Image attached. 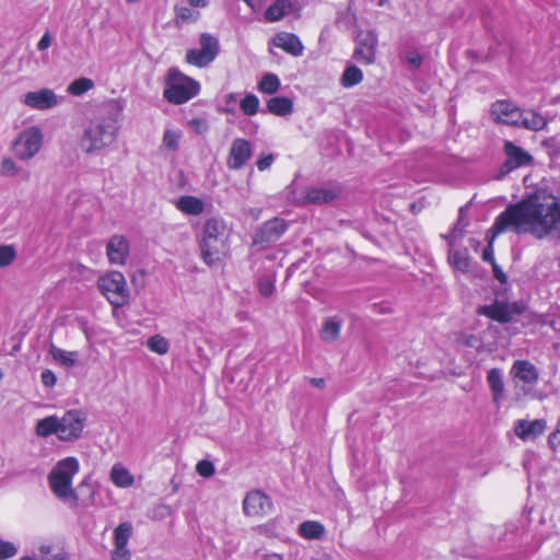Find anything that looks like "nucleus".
Returning a JSON list of instances; mask_svg holds the SVG:
<instances>
[{
    "label": "nucleus",
    "mask_w": 560,
    "mask_h": 560,
    "mask_svg": "<svg viewBox=\"0 0 560 560\" xmlns=\"http://www.w3.org/2000/svg\"><path fill=\"white\" fill-rule=\"evenodd\" d=\"M508 229L517 234L529 233L539 240L560 231V197L537 190L509 206L491 228L493 237Z\"/></svg>",
    "instance_id": "obj_1"
},
{
    "label": "nucleus",
    "mask_w": 560,
    "mask_h": 560,
    "mask_svg": "<svg viewBox=\"0 0 560 560\" xmlns=\"http://www.w3.org/2000/svg\"><path fill=\"white\" fill-rule=\"evenodd\" d=\"M120 128L121 119L118 113L96 115L84 128L80 147L88 154L100 153L117 141Z\"/></svg>",
    "instance_id": "obj_2"
},
{
    "label": "nucleus",
    "mask_w": 560,
    "mask_h": 560,
    "mask_svg": "<svg viewBox=\"0 0 560 560\" xmlns=\"http://www.w3.org/2000/svg\"><path fill=\"white\" fill-rule=\"evenodd\" d=\"M229 229L222 218H209L198 241L202 260L208 266L220 262L229 253Z\"/></svg>",
    "instance_id": "obj_3"
},
{
    "label": "nucleus",
    "mask_w": 560,
    "mask_h": 560,
    "mask_svg": "<svg viewBox=\"0 0 560 560\" xmlns=\"http://www.w3.org/2000/svg\"><path fill=\"white\" fill-rule=\"evenodd\" d=\"M80 463L77 457L68 456L58 460L48 474L47 480L54 495L74 509L79 497L72 487L74 476L79 472Z\"/></svg>",
    "instance_id": "obj_4"
},
{
    "label": "nucleus",
    "mask_w": 560,
    "mask_h": 560,
    "mask_svg": "<svg viewBox=\"0 0 560 560\" xmlns=\"http://www.w3.org/2000/svg\"><path fill=\"white\" fill-rule=\"evenodd\" d=\"M200 84L177 68H170L165 78L164 98L172 104H184L195 97Z\"/></svg>",
    "instance_id": "obj_5"
},
{
    "label": "nucleus",
    "mask_w": 560,
    "mask_h": 560,
    "mask_svg": "<svg viewBox=\"0 0 560 560\" xmlns=\"http://www.w3.org/2000/svg\"><path fill=\"white\" fill-rule=\"evenodd\" d=\"M97 288L115 308L122 307L129 302L130 291L125 276L119 271H108L100 276Z\"/></svg>",
    "instance_id": "obj_6"
},
{
    "label": "nucleus",
    "mask_w": 560,
    "mask_h": 560,
    "mask_svg": "<svg viewBox=\"0 0 560 560\" xmlns=\"http://www.w3.org/2000/svg\"><path fill=\"white\" fill-rule=\"evenodd\" d=\"M44 135L37 126L23 129L13 142V151L19 160L33 159L43 147Z\"/></svg>",
    "instance_id": "obj_7"
},
{
    "label": "nucleus",
    "mask_w": 560,
    "mask_h": 560,
    "mask_svg": "<svg viewBox=\"0 0 560 560\" xmlns=\"http://www.w3.org/2000/svg\"><path fill=\"white\" fill-rule=\"evenodd\" d=\"M199 45L200 48H192L186 52V61L189 65L203 68L215 59L219 52V42L214 36L203 33L200 35Z\"/></svg>",
    "instance_id": "obj_8"
},
{
    "label": "nucleus",
    "mask_w": 560,
    "mask_h": 560,
    "mask_svg": "<svg viewBox=\"0 0 560 560\" xmlns=\"http://www.w3.org/2000/svg\"><path fill=\"white\" fill-rule=\"evenodd\" d=\"M86 417L81 410H69L59 418L58 439L65 442L78 440L85 427Z\"/></svg>",
    "instance_id": "obj_9"
},
{
    "label": "nucleus",
    "mask_w": 560,
    "mask_h": 560,
    "mask_svg": "<svg viewBox=\"0 0 560 560\" xmlns=\"http://www.w3.org/2000/svg\"><path fill=\"white\" fill-rule=\"evenodd\" d=\"M510 374L516 387L522 384L520 390L523 395H527L539 380L537 368L527 360H516L510 370Z\"/></svg>",
    "instance_id": "obj_10"
},
{
    "label": "nucleus",
    "mask_w": 560,
    "mask_h": 560,
    "mask_svg": "<svg viewBox=\"0 0 560 560\" xmlns=\"http://www.w3.org/2000/svg\"><path fill=\"white\" fill-rule=\"evenodd\" d=\"M62 100L63 98L58 96L51 89L44 88L25 93L22 96L21 102L32 109L47 110L58 106Z\"/></svg>",
    "instance_id": "obj_11"
},
{
    "label": "nucleus",
    "mask_w": 560,
    "mask_h": 560,
    "mask_svg": "<svg viewBox=\"0 0 560 560\" xmlns=\"http://www.w3.org/2000/svg\"><path fill=\"white\" fill-rule=\"evenodd\" d=\"M271 509V500L260 490L249 491L243 500V511L250 517H264Z\"/></svg>",
    "instance_id": "obj_12"
},
{
    "label": "nucleus",
    "mask_w": 560,
    "mask_h": 560,
    "mask_svg": "<svg viewBox=\"0 0 560 560\" xmlns=\"http://www.w3.org/2000/svg\"><path fill=\"white\" fill-rule=\"evenodd\" d=\"M252 155L253 148L250 142L244 138H236L231 143L226 159V166L234 171L241 170L245 166Z\"/></svg>",
    "instance_id": "obj_13"
},
{
    "label": "nucleus",
    "mask_w": 560,
    "mask_h": 560,
    "mask_svg": "<svg viewBox=\"0 0 560 560\" xmlns=\"http://www.w3.org/2000/svg\"><path fill=\"white\" fill-rule=\"evenodd\" d=\"M377 46V36L371 31H361L357 36L354 58L366 65L373 63Z\"/></svg>",
    "instance_id": "obj_14"
},
{
    "label": "nucleus",
    "mask_w": 560,
    "mask_h": 560,
    "mask_svg": "<svg viewBox=\"0 0 560 560\" xmlns=\"http://www.w3.org/2000/svg\"><path fill=\"white\" fill-rule=\"evenodd\" d=\"M130 252L129 241L119 234L113 235L106 245V256L112 265L124 266Z\"/></svg>",
    "instance_id": "obj_15"
},
{
    "label": "nucleus",
    "mask_w": 560,
    "mask_h": 560,
    "mask_svg": "<svg viewBox=\"0 0 560 560\" xmlns=\"http://www.w3.org/2000/svg\"><path fill=\"white\" fill-rule=\"evenodd\" d=\"M288 225L283 219L273 218L261 225L254 236L255 244L273 243L287 231Z\"/></svg>",
    "instance_id": "obj_16"
},
{
    "label": "nucleus",
    "mask_w": 560,
    "mask_h": 560,
    "mask_svg": "<svg viewBox=\"0 0 560 560\" xmlns=\"http://www.w3.org/2000/svg\"><path fill=\"white\" fill-rule=\"evenodd\" d=\"M491 114L495 120L516 126L520 118H522V110L513 103L502 100L497 101L491 107Z\"/></svg>",
    "instance_id": "obj_17"
},
{
    "label": "nucleus",
    "mask_w": 560,
    "mask_h": 560,
    "mask_svg": "<svg viewBox=\"0 0 560 560\" xmlns=\"http://www.w3.org/2000/svg\"><path fill=\"white\" fill-rule=\"evenodd\" d=\"M272 45L275 47H278V48L284 50L285 52H288L294 57H300L304 52V46H303L302 42L295 34H292V33H287V32L278 33L272 38Z\"/></svg>",
    "instance_id": "obj_18"
},
{
    "label": "nucleus",
    "mask_w": 560,
    "mask_h": 560,
    "mask_svg": "<svg viewBox=\"0 0 560 560\" xmlns=\"http://www.w3.org/2000/svg\"><path fill=\"white\" fill-rule=\"evenodd\" d=\"M546 421L536 419L534 421L517 420L514 425L515 434L523 441L533 440L544 433Z\"/></svg>",
    "instance_id": "obj_19"
},
{
    "label": "nucleus",
    "mask_w": 560,
    "mask_h": 560,
    "mask_svg": "<svg viewBox=\"0 0 560 560\" xmlns=\"http://www.w3.org/2000/svg\"><path fill=\"white\" fill-rule=\"evenodd\" d=\"M504 151L508 156L504 164L506 171L527 165L532 161V156L526 151L510 141L505 142Z\"/></svg>",
    "instance_id": "obj_20"
},
{
    "label": "nucleus",
    "mask_w": 560,
    "mask_h": 560,
    "mask_svg": "<svg viewBox=\"0 0 560 560\" xmlns=\"http://www.w3.org/2000/svg\"><path fill=\"white\" fill-rule=\"evenodd\" d=\"M175 208L185 215L197 217L203 213L205 202L196 196H182L175 201Z\"/></svg>",
    "instance_id": "obj_21"
},
{
    "label": "nucleus",
    "mask_w": 560,
    "mask_h": 560,
    "mask_svg": "<svg viewBox=\"0 0 560 560\" xmlns=\"http://www.w3.org/2000/svg\"><path fill=\"white\" fill-rule=\"evenodd\" d=\"M480 314L490 317L499 323H509L513 318V314L505 303L495 302L491 305L482 306L479 311Z\"/></svg>",
    "instance_id": "obj_22"
},
{
    "label": "nucleus",
    "mask_w": 560,
    "mask_h": 560,
    "mask_svg": "<svg viewBox=\"0 0 560 560\" xmlns=\"http://www.w3.org/2000/svg\"><path fill=\"white\" fill-rule=\"evenodd\" d=\"M109 479L117 488H130L135 483L133 475L120 463L113 465Z\"/></svg>",
    "instance_id": "obj_23"
},
{
    "label": "nucleus",
    "mask_w": 560,
    "mask_h": 560,
    "mask_svg": "<svg viewBox=\"0 0 560 560\" xmlns=\"http://www.w3.org/2000/svg\"><path fill=\"white\" fill-rule=\"evenodd\" d=\"M49 354L56 362L68 369L77 365L80 357L78 351H67L55 345H50Z\"/></svg>",
    "instance_id": "obj_24"
},
{
    "label": "nucleus",
    "mask_w": 560,
    "mask_h": 560,
    "mask_svg": "<svg viewBox=\"0 0 560 560\" xmlns=\"http://www.w3.org/2000/svg\"><path fill=\"white\" fill-rule=\"evenodd\" d=\"M341 320L337 317H328L324 320L319 330V337L325 342H334L340 336Z\"/></svg>",
    "instance_id": "obj_25"
},
{
    "label": "nucleus",
    "mask_w": 560,
    "mask_h": 560,
    "mask_svg": "<svg viewBox=\"0 0 560 560\" xmlns=\"http://www.w3.org/2000/svg\"><path fill=\"white\" fill-rule=\"evenodd\" d=\"M487 382L492 393V399L495 404H500L504 394V384L502 373L499 369H491L487 374Z\"/></svg>",
    "instance_id": "obj_26"
},
{
    "label": "nucleus",
    "mask_w": 560,
    "mask_h": 560,
    "mask_svg": "<svg viewBox=\"0 0 560 560\" xmlns=\"http://www.w3.org/2000/svg\"><path fill=\"white\" fill-rule=\"evenodd\" d=\"M267 108L276 116H287L293 112V102L285 96H275L268 100Z\"/></svg>",
    "instance_id": "obj_27"
},
{
    "label": "nucleus",
    "mask_w": 560,
    "mask_h": 560,
    "mask_svg": "<svg viewBox=\"0 0 560 560\" xmlns=\"http://www.w3.org/2000/svg\"><path fill=\"white\" fill-rule=\"evenodd\" d=\"M547 125L545 117L533 110H522V118L518 119L516 126L524 127L529 130H541Z\"/></svg>",
    "instance_id": "obj_28"
},
{
    "label": "nucleus",
    "mask_w": 560,
    "mask_h": 560,
    "mask_svg": "<svg viewBox=\"0 0 560 560\" xmlns=\"http://www.w3.org/2000/svg\"><path fill=\"white\" fill-rule=\"evenodd\" d=\"M182 138L183 131L179 128L167 126L163 132L162 148L171 152H176L180 147Z\"/></svg>",
    "instance_id": "obj_29"
},
{
    "label": "nucleus",
    "mask_w": 560,
    "mask_h": 560,
    "mask_svg": "<svg viewBox=\"0 0 560 560\" xmlns=\"http://www.w3.org/2000/svg\"><path fill=\"white\" fill-rule=\"evenodd\" d=\"M336 192L332 189L308 187L305 192L304 202L306 203H324L332 200Z\"/></svg>",
    "instance_id": "obj_30"
},
{
    "label": "nucleus",
    "mask_w": 560,
    "mask_h": 560,
    "mask_svg": "<svg viewBox=\"0 0 560 560\" xmlns=\"http://www.w3.org/2000/svg\"><path fill=\"white\" fill-rule=\"evenodd\" d=\"M58 424L59 417L57 416H48L37 421L35 427L36 435L40 438H48L51 434H56L58 436Z\"/></svg>",
    "instance_id": "obj_31"
},
{
    "label": "nucleus",
    "mask_w": 560,
    "mask_h": 560,
    "mask_svg": "<svg viewBox=\"0 0 560 560\" xmlns=\"http://www.w3.org/2000/svg\"><path fill=\"white\" fill-rule=\"evenodd\" d=\"M325 534V527L317 521H305L299 526V535L305 539H318Z\"/></svg>",
    "instance_id": "obj_32"
},
{
    "label": "nucleus",
    "mask_w": 560,
    "mask_h": 560,
    "mask_svg": "<svg viewBox=\"0 0 560 560\" xmlns=\"http://www.w3.org/2000/svg\"><path fill=\"white\" fill-rule=\"evenodd\" d=\"M291 11V3L287 0H277L266 11V19L270 22H276L289 14Z\"/></svg>",
    "instance_id": "obj_33"
},
{
    "label": "nucleus",
    "mask_w": 560,
    "mask_h": 560,
    "mask_svg": "<svg viewBox=\"0 0 560 560\" xmlns=\"http://www.w3.org/2000/svg\"><path fill=\"white\" fill-rule=\"evenodd\" d=\"M448 260L451 265L460 272H468L470 270L471 262L466 249L451 253Z\"/></svg>",
    "instance_id": "obj_34"
},
{
    "label": "nucleus",
    "mask_w": 560,
    "mask_h": 560,
    "mask_svg": "<svg viewBox=\"0 0 560 560\" xmlns=\"http://www.w3.org/2000/svg\"><path fill=\"white\" fill-rule=\"evenodd\" d=\"M280 79L275 73H266L258 83V91L264 94H275L280 89Z\"/></svg>",
    "instance_id": "obj_35"
},
{
    "label": "nucleus",
    "mask_w": 560,
    "mask_h": 560,
    "mask_svg": "<svg viewBox=\"0 0 560 560\" xmlns=\"http://www.w3.org/2000/svg\"><path fill=\"white\" fill-rule=\"evenodd\" d=\"M363 80V73L360 68L355 66H348L342 73L341 84L345 88H352Z\"/></svg>",
    "instance_id": "obj_36"
},
{
    "label": "nucleus",
    "mask_w": 560,
    "mask_h": 560,
    "mask_svg": "<svg viewBox=\"0 0 560 560\" xmlns=\"http://www.w3.org/2000/svg\"><path fill=\"white\" fill-rule=\"evenodd\" d=\"M147 347L151 352L164 355L170 350V341L165 337L156 334L147 340Z\"/></svg>",
    "instance_id": "obj_37"
},
{
    "label": "nucleus",
    "mask_w": 560,
    "mask_h": 560,
    "mask_svg": "<svg viewBox=\"0 0 560 560\" xmlns=\"http://www.w3.org/2000/svg\"><path fill=\"white\" fill-rule=\"evenodd\" d=\"M94 82L89 78H79L68 85V93L74 96H80L91 89H93Z\"/></svg>",
    "instance_id": "obj_38"
},
{
    "label": "nucleus",
    "mask_w": 560,
    "mask_h": 560,
    "mask_svg": "<svg viewBox=\"0 0 560 560\" xmlns=\"http://www.w3.org/2000/svg\"><path fill=\"white\" fill-rule=\"evenodd\" d=\"M132 534V526L130 523H121L114 530L115 546H127L129 538Z\"/></svg>",
    "instance_id": "obj_39"
},
{
    "label": "nucleus",
    "mask_w": 560,
    "mask_h": 560,
    "mask_svg": "<svg viewBox=\"0 0 560 560\" xmlns=\"http://www.w3.org/2000/svg\"><path fill=\"white\" fill-rule=\"evenodd\" d=\"M240 107L244 115L254 116L258 112L259 100L255 94L248 93L241 100Z\"/></svg>",
    "instance_id": "obj_40"
},
{
    "label": "nucleus",
    "mask_w": 560,
    "mask_h": 560,
    "mask_svg": "<svg viewBox=\"0 0 560 560\" xmlns=\"http://www.w3.org/2000/svg\"><path fill=\"white\" fill-rule=\"evenodd\" d=\"M16 258V249L13 245L0 246V268L10 266Z\"/></svg>",
    "instance_id": "obj_41"
},
{
    "label": "nucleus",
    "mask_w": 560,
    "mask_h": 560,
    "mask_svg": "<svg viewBox=\"0 0 560 560\" xmlns=\"http://www.w3.org/2000/svg\"><path fill=\"white\" fill-rule=\"evenodd\" d=\"M20 172V166L12 158H3L0 162V173L5 177L16 176Z\"/></svg>",
    "instance_id": "obj_42"
},
{
    "label": "nucleus",
    "mask_w": 560,
    "mask_h": 560,
    "mask_svg": "<svg viewBox=\"0 0 560 560\" xmlns=\"http://www.w3.org/2000/svg\"><path fill=\"white\" fill-rule=\"evenodd\" d=\"M19 552V547L8 540L0 538V560H8L15 557Z\"/></svg>",
    "instance_id": "obj_43"
},
{
    "label": "nucleus",
    "mask_w": 560,
    "mask_h": 560,
    "mask_svg": "<svg viewBox=\"0 0 560 560\" xmlns=\"http://www.w3.org/2000/svg\"><path fill=\"white\" fill-rule=\"evenodd\" d=\"M258 290L261 295L271 296L275 291V282L270 277H261L258 279Z\"/></svg>",
    "instance_id": "obj_44"
},
{
    "label": "nucleus",
    "mask_w": 560,
    "mask_h": 560,
    "mask_svg": "<svg viewBox=\"0 0 560 560\" xmlns=\"http://www.w3.org/2000/svg\"><path fill=\"white\" fill-rule=\"evenodd\" d=\"M196 470L200 476L206 478L211 477L215 471L213 464L209 460H200L196 466Z\"/></svg>",
    "instance_id": "obj_45"
},
{
    "label": "nucleus",
    "mask_w": 560,
    "mask_h": 560,
    "mask_svg": "<svg viewBox=\"0 0 560 560\" xmlns=\"http://www.w3.org/2000/svg\"><path fill=\"white\" fill-rule=\"evenodd\" d=\"M189 126L199 135L206 133L209 129V125L205 118H194L189 121Z\"/></svg>",
    "instance_id": "obj_46"
},
{
    "label": "nucleus",
    "mask_w": 560,
    "mask_h": 560,
    "mask_svg": "<svg viewBox=\"0 0 560 560\" xmlns=\"http://www.w3.org/2000/svg\"><path fill=\"white\" fill-rule=\"evenodd\" d=\"M130 551L127 546H115L112 552V560H129Z\"/></svg>",
    "instance_id": "obj_47"
},
{
    "label": "nucleus",
    "mask_w": 560,
    "mask_h": 560,
    "mask_svg": "<svg viewBox=\"0 0 560 560\" xmlns=\"http://www.w3.org/2000/svg\"><path fill=\"white\" fill-rule=\"evenodd\" d=\"M273 161H275V155L273 154L262 155L256 162L257 168L260 172H264V171L268 170L272 165Z\"/></svg>",
    "instance_id": "obj_48"
},
{
    "label": "nucleus",
    "mask_w": 560,
    "mask_h": 560,
    "mask_svg": "<svg viewBox=\"0 0 560 560\" xmlns=\"http://www.w3.org/2000/svg\"><path fill=\"white\" fill-rule=\"evenodd\" d=\"M42 382L45 386L52 387L57 382V377L52 371L45 370L42 373Z\"/></svg>",
    "instance_id": "obj_49"
},
{
    "label": "nucleus",
    "mask_w": 560,
    "mask_h": 560,
    "mask_svg": "<svg viewBox=\"0 0 560 560\" xmlns=\"http://www.w3.org/2000/svg\"><path fill=\"white\" fill-rule=\"evenodd\" d=\"M406 59L413 68H419L422 63V56L418 51H409Z\"/></svg>",
    "instance_id": "obj_50"
},
{
    "label": "nucleus",
    "mask_w": 560,
    "mask_h": 560,
    "mask_svg": "<svg viewBox=\"0 0 560 560\" xmlns=\"http://www.w3.org/2000/svg\"><path fill=\"white\" fill-rule=\"evenodd\" d=\"M51 43H52V36L47 31V32L44 33V35L42 36V38L37 43V49L40 50V51H44V50H46L47 48L50 47Z\"/></svg>",
    "instance_id": "obj_51"
},
{
    "label": "nucleus",
    "mask_w": 560,
    "mask_h": 560,
    "mask_svg": "<svg viewBox=\"0 0 560 560\" xmlns=\"http://www.w3.org/2000/svg\"><path fill=\"white\" fill-rule=\"evenodd\" d=\"M259 532L268 536L276 535V521H271L259 526Z\"/></svg>",
    "instance_id": "obj_52"
},
{
    "label": "nucleus",
    "mask_w": 560,
    "mask_h": 560,
    "mask_svg": "<svg viewBox=\"0 0 560 560\" xmlns=\"http://www.w3.org/2000/svg\"><path fill=\"white\" fill-rule=\"evenodd\" d=\"M236 102H237V94H235V93L228 94L224 100V103L226 105L225 112L234 113L233 106L236 104Z\"/></svg>",
    "instance_id": "obj_53"
},
{
    "label": "nucleus",
    "mask_w": 560,
    "mask_h": 560,
    "mask_svg": "<svg viewBox=\"0 0 560 560\" xmlns=\"http://www.w3.org/2000/svg\"><path fill=\"white\" fill-rule=\"evenodd\" d=\"M253 11L262 9L265 0H243Z\"/></svg>",
    "instance_id": "obj_54"
},
{
    "label": "nucleus",
    "mask_w": 560,
    "mask_h": 560,
    "mask_svg": "<svg viewBox=\"0 0 560 560\" xmlns=\"http://www.w3.org/2000/svg\"><path fill=\"white\" fill-rule=\"evenodd\" d=\"M492 267H493V275H494V277L500 282H506V276L503 272V270L495 262H493Z\"/></svg>",
    "instance_id": "obj_55"
},
{
    "label": "nucleus",
    "mask_w": 560,
    "mask_h": 560,
    "mask_svg": "<svg viewBox=\"0 0 560 560\" xmlns=\"http://www.w3.org/2000/svg\"><path fill=\"white\" fill-rule=\"evenodd\" d=\"M482 259H483L485 261H489V262H491V264L493 265V262H494V258H493V250H492L491 245H489L488 247H486V248L483 249V253H482Z\"/></svg>",
    "instance_id": "obj_56"
},
{
    "label": "nucleus",
    "mask_w": 560,
    "mask_h": 560,
    "mask_svg": "<svg viewBox=\"0 0 560 560\" xmlns=\"http://www.w3.org/2000/svg\"><path fill=\"white\" fill-rule=\"evenodd\" d=\"M51 552V547L49 545H40L38 547V557L48 556Z\"/></svg>",
    "instance_id": "obj_57"
},
{
    "label": "nucleus",
    "mask_w": 560,
    "mask_h": 560,
    "mask_svg": "<svg viewBox=\"0 0 560 560\" xmlns=\"http://www.w3.org/2000/svg\"><path fill=\"white\" fill-rule=\"evenodd\" d=\"M189 4L196 8H206L209 0H188Z\"/></svg>",
    "instance_id": "obj_58"
},
{
    "label": "nucleus",
    "mask_w": 560,
    "mask_h": 560,
    "mask_svg": "<svg viewBox=\"0 0 560 560\" xmlns=\"http://www.w3.org/2000/svg\"><path fill=\"white\" fill-rule=\"evenodd\" d=\"M262 560H283V558L281 555L272 552L265 555Z\"/></svg>",
    "instance_id": "obj_59"
},
{
    "label": "nucleus",
    "mask_w": 560,
    "mask_h": 560,
    "mask_svg": "<svg viewBox=\"0 0 560 560\" xmlns=\"http://www.w3.org/2000/svg\"><path fill=\"white\" fill-rule=\"evenodd\" d=\"M311 384L314 387L323 388L325 386V380L324 378H311Z\"/></svg>",
    "instance_id": "obj_60"
},
{
    "label": "nucleus",
    "mask_w": 560,
    "mask_h": 560,
    "mask_svg": "<svg viewBox=\"0 0 560 560\" xmlns=\"http://www.w3.org/2000/svg\"><path fill=\"white\" fill-rule=\"evenodd\" d=\"M38 560H61L60 556L58 555H48V556H44V557H38Z\"/></svg>",
    "instance_id": "obj_61"
},
{
    "label": "nucleus",
    "mask_w": 560,
    "mask_h": 560,
    "mask_svg": "<svg viewBox=\"0 0 560 560\" xmlns=\"http://www.w3.org/2000/svg\"><path fill=\"white\" fill-rule=\"evenodd\" d=\"M179 16L182 19H188L190 16V10L187 8H184L180 10Z\"/></svg>",
    "instance_id": "obj_62"
},
{
    "label": "nucleus",
    "mask_w": 560,
    "mask_h": 560,
    "mask_svg": "<svg viewBox=\"0 0 560 560\" xmlns=\"http://www.w3.org/2000/svg\"><path fill=\"white\" fill-rule=\"evenodd\" d=\"M250 214H252L255 219H258V218H259V214H260V210H258V209H252V210H250Z\"/></svg>",
    "instance_id": "obj_63"
},
{
    "label": "nucleus",
    "mask_w": 560,
    "mask_h": 560,
    "mask_svg": "<svg viewBox=\"0 0 560 560\" xmlns=\"http://www.w3.org/2000/svg\"><path fill=\"white\" fill-rule=\"evenodd\" d=\"M20 560H36V559L33 557H30V556H25V557H22Z\"/></svg>",
    "instance_id": "obj_64"
}]
</instances>
